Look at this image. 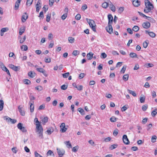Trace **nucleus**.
Here are the masks:
<instances>
[{"label":"nucleus","mask_w":157,"mask_h":157,"mask_svg":"<svg viewBox=\"0 0 157 157\" xmlns=\"http://www.w3.org/2000/svg\"><path fill=\"white\" fill-rule=\"evenodd\" d=\"M65 144L67 145L68 148H71V145L70 142L69 141H66L64 142Z\"/></svg>","instance_id":"obj_25"},{"label":"nucleus","mask_w":157,"mask_h":157,"mask_svg":"<svg viewBox=\"0 0 157 157\" xmlns=\"http://www.w3.org/2000/svg\"><path fill=\"white\" fill-rule=\"evenodd\" d=\"M129 55L130 57L132 58H137V55L136 54L133 52H131L130 53Z\"/></svg>","instance_id":"obj_27"},{"label":"nucleus","mask_w":157,"mask_h":157,"mask_svg":"<svg viewBox=\"0 0 157 157\" xmlns=\"http://www.w3.org/2000/svg\"><path fill=\"white\" fill-rule=\"evenodd\" d=\"M106 30L107 32L111 34L113 33V28L112 26V24H108V26L106 27Z\"/></svg>","instance_id":"obj_5"},{"label":"nucleus","mask_w":157,"mask_h":157,"mask_svg":"<svg viewBox=\"0 0 157 157\" xmlns=\"http://www.w3.org/2000/svg\"><path fill=\"white\" fill-rule=\"evenodd\" d=\"M28 75L29 76L33 78L35 76L36 73L34 72L30 71L28 73Z\"/></svg>","instance_id":"obj_18"},{"label":"nucleus","mask_w":157,"mask_h":157,"mask_svg":"<svg viewBox=\"0 0 157 157\" xmlns=\"http://www.w3.org/2000/svg\"><path fill=\"white\" fill-rule=\"evenodd\" d=\"M28 16L26 13L25 15L22 16L21 17V21L23 22H24L26 21V20L28 18Z\"/></svg>","instance_id":"obj_14"},{"label":"nucleus","mask_w":157,"mask_h":157,"mask_svg":"<svg viewBox=\"0 0 157 157\" xmlns=\"http://www.w3.org/2000/svg\"><path fill=\"white\" fill-rule=\"evenodd\" d=\"M81 18V15L79 14H78L75 17V18L77 20H78Z\"/></svg>","instance_id":"obj_57"},{"label":"nucleus","mask_w":157,"mask_h":157,"mask_svg":"<svg viewBox=\"0 0 157 157\" xmlns=\"http://www.w3.org/2000/svg\"><path fill=\"white\" fill-rule=\"evenodd\" d=\"M1 67L2 70L5 71H6L8 70L7 68L3 64L1 66Z\"/></svg>","instance_id":"obj_51"},{"label":"nucleus","mask_w":157,"mask_h":157,"mask_svg":"<svg viewBox=\"0 0 157 157\" xmlns=\"http://www.w3.org/2000/svg\"><path fill=\"white\" fill-rule=\"evenodd\" d=\"M4 103L3 101L2 100H0V111L3 110L4 107Z\"/></svg>","instance_id":"obj_20"},{"label":"nucleus","mask_w":157,"mask_h":157,"mask_svg":"<svg viewBox=\"0 0 157 157\" xmlns=\"http://www.w3.org/2000/svg\"><path fill=\"white\" fill-rule=\"evenodd\" d=\"M133 5L135 7H138L140 4V2L138 0H133L132 1Z\"/></svg>","instance_id":"obj_9"},{"label":"nucleus","mask_w":157,"mask_h":157,"mask_svg":"<svg viewBox=\"0 0 157 157\" xmlns=\"http://www.w3.org/2000/svg\"><path fill=\"white\" fill-rule=\"evenodd\" d=\"M79 52L77 50H74L73 51L72 54L75 56H76L77 55L79 54Z\"/></svg>","instance_id":"obj_39"},{"label":"nucleus","mask_w":157,"mask_h":157,"mask_svg":"<svg viewBox=\"0 0 157 157\" xmlns=\"http://www.w3.org/2000/svg\"><path fill=\"white\" fill-rule=\"evenodd\" d=\"M128 78V74H125L123 77V79L125 81H127Z\"/></svg>","instance_id":"obj_35"},{"label":"nucleus","mask_w":157,"mask_h":157,"mask_svg":"<svg viewBox=\"0 0 157 157\" xmlns=\"http://www.w3.org/2000/svg\"><path fill=\"white\" fill-rule=\"evenodd\" d=\"M68 39L69 42L71 44L74 43L75 40L74 38L72 37H69L68 38Z\"/></svg>","instance_id":"obj_19"},{"label":"nucleus","mask_w":157,"mask_h":157,"mask_svg":"<svg viewBox=\"0 0 157 157\" xmlns=\"http://www.w3.org/2000/svg\"><path fill=\"white\" fill-rule=\"evenodd\" d=\"M25 32V29H20L19 30V33L20 35H21Z\"/></svg>","instance_id":"obj_56"},{"label":"nucleus","mask_w":157,"mask_h":157,"mask_svg":"<svg viewBox=\"0 0 157 157\" xmlns=\"http://www.w3.org/2000/svg\"><path fill=\"white\" fill-rule=\"evenodd\" d=\"M23 82L25 84L27 85H29L31 83V81L27 79H23Z\"/></svg>","instance_id":"obj_22"},{"label":"nucleus","mask_w":157,"mask_h":157,"mask_svg":"<svg viewBox=\"0 0 157 157\" xmlns=\"http://www.w3.org/2000/svg\"><path fill=\"white\" fill-rule=\"evenodd\" d=\"M146 19L149 20L151 22H155V20L151 17H146Z\"/></svg>","instance_id":"obj_34"},{"label":"nucleus","mask_w":157,"mask_h":157,"mask_svg":"<svg viewBox=\"0 0 157 157\" xmlns=\"http://www.w3.org/2000/svg\"><path fill=\"white\" fill-rule=\"evenodd\" d=\"M51 16V15L50 13L47 14L46 16V21L47 22H49L50 21Z\"/></svg>","instance_id":"obj_33"},{"label":"nucleus","mask_w":157,"mask_h":157,"mask_svg":"<svg viewBox=\"0 0 157 157\" xmlns=\"http://www.w3.org/2000/svg\"><path fill=\"white\" fill-rule=\"evenodd\" d=\"M147 108V105H144L142 107V109L144 111L146 110Z\"/></svg>","instance_id":"obj_48"},{"label":"nucleus","mask_w":157,"mask_h":157,"mask_svg":"<svg viewBox=\"0 0 157 157\" xmlns=\"http://www.w3.org/2000/svg\"><path fill=\"white\" fill-rule=\"evenodd\" d=\"M86 20L89 24L90 27L92 29L94 32H96V24L94 21L92 20L86 18Z\"/></svg>","instance_id":"obj_2"},{"label":"nucleus","mask_w":157,"mask_h":157,"mask_svg":"<svg viewBox=\"0 0 157 157\" xmlns=\"http://www.w3.org/2000/svg\"><path fill=\"white\" fill-rule=\"evenodd\" d=\"M37 126H36V132L43 131V129L41 125H38L37 124Z\"/></svg>","instance_id":"obj_10"},{"label":"nucleus","mask_w":157,"mask_h":157,"mask_svg":"<svg viewBox=\"0 0 157 157\" xmlns=\"http://www.w3.org/2000/svg\"><path fill=\"white\" fill-rule=\"evenodd\" d=\"M39 138L41 139L43 138V131L36 132Z\"/></svg>","instance_id":"obj_16"},{"label":"nucleus","mask_w":157,"mask_h":157,"mask_svg":"<svg viewBox=\"0 0 157 157\" xmlns=\"http://www.w3.org/2000/svg\"><path fill=\"white\" fill-rule=\"evenodd\" d=\"M108 24H112L113 22V18L112 15L111 14H109L108 16Z\"/></svg>","instance_id":"obj_8"},{"label":"nucleus","mask_w":157,"mask_h":157,"mask_svg":"<svg viewBox=\"0 0 157 157\" xmlns=\"http://www.w3.org/2000/svg\"><path fill=\"white\" fill-rule=\"evenodd\" d=\"M117 146V144H113L111 145L109 147V148L111 150H113L114 149L116 148Z\"/></svg>","instance_id":"obj_41"},{"label":"nucleus","mask_w":157,"mask_h":157,"mask_svg":"<svg viewBox=\"0 0 157 157\" xmlns=\"http://www.w3.org/2000/svg\"><path fill=\"white\" fill-rule=\"evenodd\" d=\"M78 110L82 115H84L85 114V112L82 108H78Z\"/></svg>","instance_id":"obj_21"},{"label":"nucleus","mask_w":157,"mask_h":157,"mask_svg":"<svg viewBox=\"0 0 157 157\" xmlns=\"http://www.w3.org/2000/svg\"><path fill=\"white\" fill-rule=\"evenodd\" d=\"M36 70L38 72H40L42 73L43 71L44 70L41 68H36Z\"/></svg>","instance_id":"obj_50"},{"label":"nucleus","mask_w":157,"mask_h":157,"mask_svg":"<svg viewBox=\"0 0 157 157\" xmlns=\"http://www.w3.org/2000/svg\"><path fill=\"white\" fill-rule=\"evenodd\" d=\"M94 54L92 52H90L86 55V57L88 60H91L93 57Z\"/></svg>","instance_id":"obj_12"},{"label":"nucleus","mask_w":157,"mask_h":157,"mask_svg":"<svg viewBox=\"0 0 157 157\" xmlns=\"http://www.w3.org/2000/svg\"><path fill=\"white\" fill-rule=\"evenodd\" d=\"M34 155L35 157H43L36 151H35Z\"/></svg>","instance_id":"obj_53"},{"label":"nucleus","mask_w":157,"mask_h":157,"mask_svg":"<svg viewBox=\"0 0 157 157\" xmlns=\"http://www.w3.org/2000/svg\"><path fill=\"white\" fill-rule=\"evenodd\" d=\"M30 109L31 112H33L34 109V105H33V101L30 102Z\"/></svg>","instance_id":"obj_13"},{"label":"nucleus","mask_w":157,"mask_h":157,"mask_svg":"<svg viewBox=\"0 0 157 157\" xmlns=\"http://www.w3.org/2000/svg\"><path fill=\"white\" fill-rule=\"evenodd\" d=\"M110 8L111 10L113 12H114L115 10V6H113V5H110Z\"/></svg>","instance_id":"obj_46"},{"label":"nucleus","mask_w":157,"mask_h":157,"mask_svg":"<svg viewBox=\"0 0 157 157\" xmlns=\"http://www.w3.org/2000/svg\"><path fill=\"white\" fill-rule=\"evenodd\" d=\"M67 85H63L61 87V88L62 90H65L67 88Z\"/></svg>","instance_id":"obj_55"},{"label":"nucleus","mask_w":157,"mask_h":157,"mask_svg":"<svg viewBox=\"0 0 157 157\" xmlns=\"http://www.w3.org/2000/svg\"><path fill=\"white\" fill-rule=\"evenodd\" d=\"M123 142L126 144H128L129 143V141L128 138L126 135H124L122 138Z\"/></svg>","instance_id":"obj_6"},{"label":"nucleus","mask_w":157,"mask_h":157,"mask_svg":"<svg viewBox=\"0 0 157 157\" xmlns=\"http://www.w3.org/2000/svg\"><path fill=\"white\" fill-rule=\"evenodd\" d=\"M108 6V3L107 2H105L102 4V6L103 8H106Z\"/></svg>","instance_id":"obj_32"},{"label":"nucleus","mask_w":157,"mask_h":157,"mask_svg":"<svg viewBox=\"0 0 157 157\" xmlns=\"http://www.w3.org/2000/svg\"><path fill=\"white\" fill-rule=\"evenodd\" d=\"M122 63L121 62H118L117 63L116 67H120L122 65Z\"/></svg>","instance_id":"obj_64"},{"label":"nucleus","mask_w":157,"mask_h":157,"mask_svg":"<svg viewBox=\"0 0 157 157\" xmlns=\"http://www.w3.org/2000/svg\"><path fill=\"white\" fill-rule=\"evenodd\" d=\"M124 8L123 7H121L119 8L118 10V13H121L124 11Z\"/></svg>","instance_id":"obj_36"},{"label":"nucleus","mask_w":157,"mask_h":157,"mask_svg":"<svg viewBox=\"0 0 157 157\" xmlns=\"http://www.w3.org/2000/svg\"><path fill=\"white\" fill-rule=\"evenodd\" d=\"M132 30L135 32H137L139 30V28L137 26H134Z\"/></svg>","instance_id":"obj_30"},{"label":"nucleus","mask_w":157,"mask_h":157,"mask_svg":"<svg viewBox=\"0 0 157 157\" xmlns=\"http://www.w3.org/2000/svg\"><path fill=\"white\" fill-rule=\"evenodd\" d=\"M127 31L130 34H132L133 33L132 30L130 28H128L127 29Z\"/></svg>","instance_id":"obj_60"},{"label":"nucleus","mask_w":157,"mask_h":157,"mask_svg":"<svg viewBox=\"0 0 157 157\" xmlns=\"http://www.w3.org/2000/svg\"><path fill=\"white\" fill-rule=\"evenodd\" d=\"M8 29L6 28H4L2 29L0 31L1 35L2 36H3V35L4 33L7 31Z\"/></svg>","instance_id":"obj_17"},{"label":"nucleus","mask_w":157,"mask_h":157,"mask_svg":"<svg viewBox=\"0 0 157 157\" xmlns=\"http://www.w3.org/2000/svg\"><path fill=\"white\" fill-rule=\"evenodd\" d=\"M26 37L25 36H24L23 38H21L20 40V43L22 44L23 43L24 41L25 40Z\"/></svg>","instance_id":"obj_42"},{"label":"nucleus","mask_w":157,"mask_h":157,"mask_svg":"<svg viewBox=\"0 0 157 157\" xmlns=\"http://www.w3.org/2000/svg\"><path fill=\"white\" fill-rule=\"evenodd\" d=\"M21 49H23L24 51H26L28 49V47L26 45H23L21 47Z\"/></svg>","instance_id":"obj_31"},{"label":"nucleus","mask_w":157,"mask_h":157,"mask_svg":"<svg viewBox=\"0 0 157 157\" xmlns=\"http://www.w3.org/2000/svg\"><path fill=\"white\" fill-rule=\"evenodd\" d=\"M144 4L145 7L144 10V12L145 13L150 12L154 8V6L149 0H145Z\"/></svg>","instance_id":"obj_1"},{"label":"nucleus","mask_w":157,"mask_h":157,"mask_svg":"<svg viewBox=\"0 0 157 157\" xmlns=\"http://www.w3.org/2000/svg\"><path fill=\"white\" fill-rule=\"evenodd\" d=\"M151 95H152V96L153 98H154L156 97V93L155 91H153L151 92Z\"/></svg>","instance_id":"obj_63"},{"label":"nucleus","mask_w":157,"mask_h":157,"mask_svg":"<svg viewBox=\"0 0 157 157\" xmlns=\"http://www.w3.org/2000/svg\"><path fill=\"white\" fill-rule=\"evenodd\" d=\"M150 23L149 22H145L143 23L142 26L145 29H147L150 27Z\"/></svg>","instance_id":"obj_7"},{"label":"nucleus","mask_w":157,"mask_h":157,"mask_svg":"<svg viewBox=\"0 0 157 157\" xmlns=\"http://www.w3.org/2000/svg\"><path fill=\"white\" fill-rule=\"evenodd\" d=\"M35 88L36 90H38L39 91H40L43 90V88L41 86H36Z\"/></svg>","instance_id":"obj_37"},{"label":"nucleus","mask_w":157,"mask_h":157,"mask_svg":"<svg viewBox=\"0 0 157 157\" xmlns=\"http://www.w3.org/2000/svg\"><path fill=\"white\" fill-rule=\"evenodd\" d=\"M145 32L146 33L148 34L149 36L152 38L155 37L156 36L155 34L153 32H149L147 31H146Z\"/></svg>","instance_id":"obj_11"},{"label":"nucleus","mask_w":157,"mask_h":157,"mask_svg":"<svg viewBox=\"0 0 157 157\" xmlns=\"http://www.w3.org/2000/svg\"><path fill=\"white\" fill-rule=\"evenodd\" d=\"M126 68V66H124L121 70V73H124L125 71Z\"/></svg>","instance_id":"obj_52"},{"label":"nucleus","mask_w":157,"mask_h":157,"mask_svg":"<svg viewBox=\"0 0 157 157\" xmlns=\"http://www.w3.org/2000/svg\"><path fill=\"white\" fill-rule=\"evenodd\" d=\"M34 122H35L36 124V126H37V124L38 125H40V122L38 120V119L36 117L34 120Z\"/></svg>","instance_id":"obj_26"},{"label":"nucleus","mask_w":157,"mask_h":157,"mask_svg":"<svg viewBox=\"0 0 157 157\" xmlns=\"http://www.w3.org/2000/svg\"><path fill=\"white\" fill-rule=\"evenodd\" d=\"M101 58L103 59L106 58L107 57V55L105 53H102L101 54Z\"/></svg>","instance_id":"obj_61"},{"label":"nucleus","mask_w":157,"mask_h":157,"mask_svg":"<svg viewBox=\"0 0 157 157\" xmlns=\"http://www.w3.org/2000/svg\"><path fill=\"white\" fill-rule=\"evenodd\" d=\"M23 127L22 124L21 123H19L17 125V127L20 130Z\"/></svg>","instance_id":"obj_45"},{"label":"nucleus","mask_w":157,"mask_h":157,"mask_svg":"<svg viewBox=\"0 0 157 157\" xmlns=\"http://www.w3.org/2000/svg\"><path fill=\"white\" fill-rule=\"evenodd\" d=\"M57 151L59 156H63L65 154V151L63 149L57 148Z\"/></svg>","instance_id":"obj_3"},{"label":"nucleus","mask_w":157,"mask_h":157,"mask_svg":"<svg viewBox=\"0 0 157 157\" xmlns=\"http://www.w3.org/2000/svg\"><path fill=\"white\" fill-rule=\"evenodd\" d=\"M60 128V131L63 133L65 132L67 129V128L65 127V123H63L61 124Z\"/></svg>","instance_id":"obj_4"},{"label":"nucleus","mask_w":157,"mask_h":157,"mask_svg":"<svg viewBox=\"0 0 157 157\" xmlns=\"http://www.w3.org/2000/svg\"><path fill=\"white\" fill-rule=\"evenodd\" d=\"M33 0H27L26 5L30 6L32 4Z\"/></svg>","instance_id":"obj_23"},{"label":"nucleus","mask_w":157,"mask_h":157,"mask_svg":"<svg viewBox=\"0 0 157 157\" xmlns=\"http://www.w3.org/2000/svg\"><path fill=\"white\" fill-rule=\"evenodd\" d=\"M45 61L46 63H49L51 61V59L49 57H45Z\"/></svg>","instance_id":"obj_40"},{"label":"nucleus","mask_w":157,"mask_h":157,"mask_svg":"<svg viewBox=\"0 0 157 157\" xmlns=\"http://www.w3.org/2000/svg\"><path fill=\"white\" fill-rule=\"evenodd\" d=\"M156 136L155 135L152 136L151 137V142L154 143L156 142Z\"/></svg>","instance_id":"obj_38"},{"label":"nucleus","mask_w":157,"mask_h":157,"mask_svg":"<svg viewBox=\"0 0 157 157\" xmlns=\"http://www.w3.org/2000/svg\"><path fill=\"white\" fill-rule=\"evenodd\" d=\"M67 17V13L64 14L61 17V19L63 20H65Z\"/></svg>","instance_id":"obj_54"},{"label":"nucleus","mask_w":157,"mask_h":157,"mask_svg":"<svg viewBox=\"0 0 157 157\" xmlns=\"http://www.w3.org/2000/svg\"><path fill=\"white\" fill-rule=\"evenodd\" d=\"M48 121V117L46 116L44 117L41 119L42 123V124L44 125Z\"/></svg>","instance_id":"obj_15"},{"label":"nucleus","mask_w":157,"mask_h":157,"mask_svg":"<svg viewBox=\"0 0 157 157\" xmlns=\"http://www.w3.org/2000/svg\"><path fill=\"white\" fill-rule=\"evenodd\" d=\"M4 120H6L7 122H10L11 120V118L7 116H5L4 117Z\"/></svg>","instance_id":"obj_29"},{"label":"nucleus","mask_w":157,"mask_h":157,"mask_svg":"<svg viewBox=\"0 0 157 157\" xmlns=\"http://www.w3.org/2000/svg\"><path fill=\"white\" fill-rule=\"evenodd\" d=\"M157 114V109H155V110L153 111L151 113V114L152 117H154Z\"/></svg>","instance_id":"obj_28"},{"label":"nucleus","mask_w":157,"mask_h":157,"mask_svg":"<svg viewBox=\"0 0 157 157\" xmlns=\"http://www.w3.org/2000/svg\"><path fill=\"white\" fill-rule=\"evenodd\" d=\"M19 4H20V3H19L16 2L15 3V7H14V9L15 10H17L18 9L19 7Z\"/></svg>","instance_id":"obj_43"},{"label":"nucleus","mask_w":157,"mask_h":157,"mask_svg":"<svg viewBox=\"0 0 157 157\" xmlns=\"http://www.w3.org/2000/svg\"><path fill=\"white\" fill-rule=\"evenodd\" d=\"M69 75V72L66 73H65L63 74L62 75L64 78H67Z\"/></svg>","instance_id":"obj_44"},{"label":"nucleus","mask_w":157,"mask_h":157,"mask_svg":"<svg viewBox=\"0 0 157 157\" xmlns=\"http://www.w3.org/2000/svg\"><path fill=\"white\" fill-rule=\"evenodd\" d=\"M54 2V0H49V6L52 7Z\"/></svg>","instance_id":"obj_47"},{"label":"nucleus","mask_w":157,"mask_h":157,"mask_svg":"<svg viewBox=\"0 0 157 157\" xmlns=\"http://www.w3.org/2000/svg\"><path fill=\"white\" fill-rule=\"evenodd\" d=\"M128 91L129 94H132L133 96L136 97V94L134 91L130 90H128Z\"/></svg>","instance_id":"obj_24"},{"label":"nucleus","mask_w":157,"mask_h":157,"mask_svg":"<svg viewBox=\"0 0 157 157\" xmlns=\"http://www.w3.org/2000/svg\"><path fill=\"white\" fill-rule=\"evenodd\" d=\"M145 98L143 97H141L140 98V102L141 103H143L144 102Z\"/></svg>","instance_id":"obj_58"},{"label":"nucleus","mask_w":157,"mask_h":157,"mask_svg":"<svg viewBox=\"0 0 157 157\" xmlns=\"http://www.w3.org/2000/svg\"><path fill=\"white\" fill-rule=\"evenodd\" d=\"M85 75L84 73H81L79 75V78L80 79L84 77Z\"/></svg>","instance_id":"obj_62"},{"label":"nucleus","mask_w":157,"mask_h":157,"mask_svg":"<svg viewBox=\"0 0 157 157\" xmlns=\"http://www.w3.org/2000/svg\"><path fill=\"white\" fill-rule=\"evenodd\" d=\"M20 67L19 66L17 67L15 66L13 70L16 71H19L20 70Z\"/></svg>","instance_id":"obj_49"},{"label":"nucleus","mask_w":157,"mask_h":157,"mask_svg":"<svg viewBox=\"0 0 157 157\" xmlns=\"http://www.w3.org/2000/svg\"><path fill=\"white\" fill-rule=\"evenodd\" d=\"M76 88L78 90H82L83 86L82 85H79L77 86Z\"/></svg>","instance_id":"obj_59"}]
</instances>
